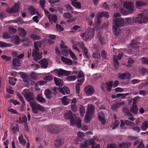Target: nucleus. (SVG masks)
<instances>
[{
	"label": "nucleus",
	"instance_id": "393cba45",
	"mask_svg": "<svg viewBox=\"0 0 148 148\" xmlns=\"http://www.w3.org/2000/svg\"><path fill=\"white\" fill-rule=\"evenodd\" d=\"M44 94L48 99L51 98L53 96L51 91L49 89H47L45 90L44 92Z\"/></svg>",
	"mask_w": 148,
	"mask_h": 148
},
{
	"label": "nucleus",
	"instance_id": "423d86ee",
	"mask_svg": "<svg viewBox=\"0 0 148 148\" xmlns=\"http://www.w3.org/2000/svg\"><path fill=\"white\" fill-rule=\"evenodd\" d=\"M94 35V31L93 29L87 30L84 33L80 34V36L83 40L87 41L88 40L92 38Z\"/></svg>",
	"mask_w": 148,
	"mask_h": 148
},
{
	"label": "nucleus",
	"instance_id": "0e129e2a",
	"mask_svg": "<svg viewBox=\"0 0 148 148\" xmlns=\"http://www.w3.org/2000/svg\"><path fill=\"white\" fill-rule=\"evenodd\" d=\"M8 110L12 114H17V112L16 110L8 107Z\"/></svg>",
	"mask_w": 148,
	"mask_h": 148
},
{
	"label": "nucleus",
	"instance_id": "de8ad7c7",
	"mask_svg": "<svg viewBox=\"0 0 148 148\" xmlns=\"http://www.w3.org/2000/svg\"><path fill=\"white\" fill-rule=\"evenodd\" d=\"M64 17L65 19H70L73 17V15L67 12L64 13L63 14Z\"/></svg>",
	"mask_w": 148,
	"mask_h": 148
},
{
	"label": "nucleus",
	"instance_id": "13d9d810",
	"mask_svg": "<svg viewBox=\"0 0 148 148\" xmlns=\"http://www.w3.org/2000/svg\"><path fill=\"white\" fill-rule=\"evenodd\" d=\"M76 79V76L75 75H72L66 77V79L68 81H73Z\"/></svg>",
	"mask_w": 148,
	"mask_h": 148
},
{
	"label": "nucleus",
	"instance_id": "c9c22d12",
	"mask_svg": "<svg viewBox=\"0 0 148 148\" xmlns=\"http://www.w3.org/2000/svg\"><path fill=\"white\" fill-rule=\"evenodd\" d=\"M27 119L26 116H23L22 117H20L18 122L19 123H26Z\"/></svg>",
	"mask_w": 148,
	"mask_h": 148
},
{
	"label": "nucleus",
	"instance_id": "774afa93",
	"mask_svg": "<svg viewBox=\"0 0 148 148\" xmlns=\"http://www.w3.org/2000/svg\"><path fill=\"white\" fill-rule=\"evenodd\" d=\"M30 75L32 78L34 79H36L37 78V74L34 72H32Z\"/></svg>",
	"mask_w": 148,
	"mask_h": 148
},
{
	"label": "nucleus",
	"instance_id": "72a5a7b5",
	"mask_svg": "<svg viewBox=\"0 0 148 148\" xmlns=\"http://www.w3.org/2000/svg\"><path fill=\"white\" fill-rule=\"evenodd\" d=\"M19 34L21 36L24 37L26 34V31L23 28H19L18 29Z\"/></svg>",
	"mask_w": 148,
	"mask_h": 148
},
{
	"label": "nucleus",
	"instance_id": "680f3d73",
	"mask_svg": "<svg viewBox=\"0 0 148 148\" xmlns=\"http://www.w3.org/2000/svg\"><path fill=\"white\" fill-rule=\"evenodd\" d=\"M92 57L94 59H99L101 58L100 54L98 53H94L92 55Z\"/></svg>",
	"mask_w": 148,
	"mask_h": 148
},
{
	"label": "nucleus",
	"instance_id": "5701e85b",
	"mask_svg": "<svg viewBox=\"0 0 148 148\" xmlns=\"http://www.w3.org/2000/svg\"><path fill=\"white\" fill-rule=\"evenodd\" d=\"M71 3V4L75 7L80 9L81 8V5L79 2H77V0H70Z\"/></svg>",
	"mask_w": 148,
	"mask_h": 148
},
{
	"label": "nucleus",
	"instance_id": "f3484780",
	"mask_svg": "<svg viewBox=\"0 0 148 148\" xmlns=\"http://www.w3.org/2000/svg\"><path fill=\"white\" fill-rule=\"evenodd\" d=\"M131 76L130 74L128 73H121L119 76V78L122 80H125L130 79L131 78Z\"/></svg>",
	"mask_w": 148,
	"mask_h": 148
},
{
	"label": "nucleus",
	"instance_id": "c756f323",
	"mask_svg": "<svg viewBox=\"0 0 148 148\" xmlns=\"http://www.w3.org/2000/svg\"><path fill=\"white\" fill-rule=\"evenodd\" d=\"M39 62L42 68L45 69L47 67L48 63L46 59H43L42 60Z\"/></svg>",
	"mask_w": 148,
	"mask_h": 148
},
{
	"label": "nucleus",
	"instance_id": "49530a36",
	"mask_svg": "<svg viewBox=\"0 0 148 148\" xmlns=\"http://www.w3.org/2000/svg\"><path fill=\"white\" fill-rule=\"evenodd\" d=\"M90 144L91 145L92 148H99V145L95 144L92 139H90Z\"/></svg>",
	"mask_w": 148,
	"mask_h": 148
},
{
	"label": "nucleus",
	"instance_id": "864d4df0",
	"mask_svg": "<svg viewBox=\"0 0 148 148\" xmlns=\"http://www.w3.org/2000/svg\"><path fill=\"white\" fill-rule=\"evenodd\" d=\"M12 46V45L10 44H7L5 42L0 41V47H10Z\"/></svg>",
	"mask_w": 148,
	"mask_h": 148
},
{
	"label": "nucleus",
	"instance_id": "58836bf2",
	"mask_svg": "<svg viewBox=\"0 0 148 148\" xmlns=\"http://www.w3.org/2000/svg\"><path fill=\"white\" fill-rule=\"evenodd\" d=\"M131 111L134 114H136L138 112V109L137 105H133L131 108Z\"/></svg>",
	"mask_w": 148,
	"mask_h": 148
},
{
	"label": "nucleus",
	"instance_id": "7c9ffc66",
	"mask_svg": "<svg viewBox=\"0 0 148 148\" xmlns=\"http://www.w3.org/2000/svg\"><path fill=\"white\" fill-rule=\"evenodd\" d=\"M77 138L75 140L76 142L80 141L82 139L83 137L84 136V134L83 132H78L77 134Z\"/></svg>",
	"mask_w": 148,
	"mask_h": 148
},
{
	"label": "nucleus",
	"instance_id": "5fc2aeb1",
	"mask_svg": "<svg viewBox=\"0 0 148 148\" xmlns=\"http://www.w3.org/2000/svg\"><path fill=\"white\" fill-rule=\"evenodd\" d=\"M80 28L79 26L77 25H75L73 26L71 29V32H75L76 31H79L80 30Z\"/></svg>",
	"mask_w": 148,
	"mask_h": 148
},
{
	"label": "nucleus",
	"instance_id": "a18cd8bd",
	"mask_svg": "<svg viewBox=\"0 0 148 148\" xmlns=\"http://www.w3.org/2000/svg\"><path fill=\"white\" fill-rule=\"evenodd\" d=\"M138 43L136 40H133L131 42L132 47L134 49H136L137 46H136Z\"/></svg>",
	"mask_w": 148,
	"mask_h": 148
},
{
	"label": "nucleus",
	"instance_id": "603ef678",
	"mask_svg": "<svg viewBox=\"0 0 148 148\" xmlns=\"http://www.w3.org/2000/svg\"><path fill=\"white\" fill-rule=\"evenodd\" d=\"M13 65L16 66H18L20 65V63L19 61L17 59L14 58L12 61Z\"/></svg>",
	"mask_w": 148,
	"mask_h": 148
},
{
	"label": "nucleus",
	"instance_id": "37998d69",
	"mask_svg": "<svg viewBox=\"0 0 148 148\" xmlns=\"http://www.w3.org/2000/svg\"><path fill=\"white\" fill-rule=\"evenodd\" d=\"M12 38V41L15 44H18L19 43V38L17 36H13Z\"/></svg>",
	"mask_w": 148,
	"mask_h": 148
},
{
	"label": "nucleus",
	"instance_id": "2f4dec72",
	"mask_svg": "<svg viewBox=\"0 0 148 148\" xmlns=\"http://www.w3.org/2000/svg\"><path fill=\"white\" fill-rule=\"evenodd\" d=\"M63 143V141L60 138L57 139L55 143V146L58 147L62 145Z\"/></svg>",
	"mask_w": 148,
	"mask_h": 148
},
{
	"label": "nucleus",
	"instance_id": "4468645a",
	"mask_svg": "<svg viewBox=\"0 0 148 148\" xmlns=\"http://www.w3.org/2000/svg\"><path fill=\"white\" fill-rule=\"evenodd\" d=\"M19 9V5L17 3H15L14 6L10 9H7V12L9 14L17 13Z\"/></svg>",
	"mask_w": 148,
	"mask_h": 148
},
{
	"label": "nucleus",
	"instance_id": "f8f14e48",
	"mask_svg": "<svg viewBox=\"0 0 148 148\" xmlns=\"http://www.w3.org/2000/svg\"><path fill=\"white\" fill-rule=\"evenodd\" d=\"M136 21L141 23H145L147 20V17L142 14H140L138 17L136 18Z\"/></svg>",
	"mask_w": 148,
	"mask_h": 148
},
{
	"label": "nucleus",
	"instance_id": "6ab92c4d",
	"mask_svg": "<svg viewBox=\"0 0 148 148\" xmlns=\"http://www.w3.org/2000/svg\"><path fill=\"white\" fill-rule=\"evenodd\" d=\"M78 44L79 47L82 49L86 56L88 58H89V55L88 52L84 46V43L82 42H78Z\"/></svg>",
	"mask_w": 148,
	"mask_h": 148
},
{
	"label": "nucleus",
	"instance_id": "052dcab7",
	"mask_svg": "<svg viewBox=\"0 0 148 148\" xmlns=\"http://www.w3.org/2000/svg\"><path fill=\"white\" fill-rule=\"evenodd\" d=\"M82 84V83H78L76 85V91L78 95V96H79L80 90L79 85Z\"/></svg>",
	"mask_w": 148,
	"mask_h": 148
},
{
	"label": "nucleus",
	"instance_id": "ddd939ff",
	"mask_svg": "<svg viewBox=\"0 0 148 148\" xmlns=\"http://www.w3.org/2000/svg\"><path fill=\"white\" fill-rule=\"evenodd\" d=\"M84 92L87 96H90L94 93V90L92 86L88 85L85 88Z\"/></svg>",
	"mask_w": 148,
	"mask_h": 148
},
{
	"label": "nucleus",
	"instance_id": "0eeeda50",
	"mask_svg": "<svg viewBox=\"0 0 148 148\" xmlns=\"http://www.w3.org/2000/svg\"><path fill=\"white\" fill-rule=\"evenodd\" d=\"M119 84V81L116 80L114 82L113 84L112 82L110 81L105 84H103L102 86L103 88H105L108 91L110 92L113 85L114 87H115L118 85Z\"/></svg>",
	"mask_w": 148,
	"mask_h": 148
},
{
	"label": "nucleus",
	"instance_id": "9b49d317",
	"mask_svg": "<svg viewBox=\"0 0 148 148\" xmlns=\"http://www.w3.org/2000/svg\"><path fill=\"white\" fill-rule=\"evenodd\" d=\"M123 55V53H121L119 54L118 56L114 55L113 57V63L114 67L116 69H117L119 67V63L117 61L118 60H121Z\"/></svg>",
	"mask_w": 148,
	"mask_h": 148
},
{
	"label": "nucleus",
	"instance_id": "a211bd4d",
	"mask_svg": "<svg viewBox=\"0 0 148 148\" xmlns=\"http://www.w3.org/2000/svg\"><path fill=\"white\" fill-rule=\"evenodd\" d=\"M124 6L129 11H132L134 9V5L132 3L126 1L124 3Z\"/></svg>",
	"mask_w": 148,
	"mask_h": 148
},
{
	"label": "nucleus",
	"instance_id": "b1692460",
	"mask_svg": "<svg viewBox=\"0 0 148 148\" xmlns=\"http://www.w3.org/2000/svg\"><path fill=\"white\" fill-rule=\"evenodd\" d=\"M78 80L79 82L82 83L84 80V76L83 73L81 71H79L77 75Z\"/></svg>",
	"mask_w": 148,
	"mask_h": 148
},
{
	"label": "nucleus",
	"instance_id": "473e14b6",
	"mask_svg": "<svg viewBox=\"0 0 148 148\" xmlns=\"http://www.w3.org/2000/svg\"><path fill=\"white\" fill-rule=\"evenodd\" d=\"M141 127L142 130H146L148 127V121H145L142 123Z\"/></svg>",
	"mask_w": 148,
	"mask_h": 148
},
{
	"label": "nucleus",
	"instance_id": "69168bd1",
	"mask_svg": "<svg viewBox=\"0 0 148 148\" xmlns=\"http://www.w3.org/2000/svg\"><path fill=\"white\" fill-rule=\"evenodd\" d=\"M56 28L57 30L58 31H62L64 30L63 28L59 25H56Z\"/></svg>",
	"mask_w": 148,
	"mask_h": 148
},
{
	"label": "nucleus",
	"instance_id": "79ce46f5",
	"mask_svg": "<svg viewBox=\"0 0 148 148\" xmlns=\"http://www.w3.org/2000/svg\"><path fill=\"white\" fill-rule=\"evenodd\" d=\"M131 94L130 92L125 93H118L117 94V97H121V99H124L125 97Z\"/></svg>",
	"mask_w": 148,
	"mask_h": 148
},
{
	"label": "nucleus",
	"instance_id": "8fccbe9b",
	"mask_svg": "<svg viewBox=\"0 0 148 148\" xmlns=\"http://www.w3.org/2000/svg\"><path fill=\"white\" fill-rule=\"evenodd\" d=\"M147 4L146 2H143L141 1H137L136 2V7L138 8L140 7L145 5Z\"/></svg>",
	"mask_w": 148,
	"mask_h": 148
},
{
	"label": "nucleus",
	"instance_id": "f257e3e1",
	"mask_svg": "<svg viewBox=\"0 0 148 148\" xmlns=\"http://www.w3.org/2000/svg\"><path fill=\"white\" fill-rule=\"evenodd\" d=\"M114 17L113 31L114 34L117 36L121 32L119 28L124 25V21L120 17V15L118 13H114Z\"/></svg>",
	"mask_w": 148,
	"mask_h": 148
},
{
	"label": "nucleus",
	"instance_id": "6e6552de",
	"mask_svg": "<svg viewBox=\"0 0 148 148\" xmlns=\"http://www.w3.org/2000/svg\"><path fill=\"white\" fill-rule=\"evenodd\" d=\"M54 71L57 76L59 77L68 76L71 74V71H66L62 69H55Z\"/></svg>",
	"mask_w": 148,
	"mask_h": 148
},
{
	"label": "nucleus",
	"instance_id": "cd10ccee",
	"mask_svg": "<svg viewBox=\"0 0 148 148\" xmlns=\"http://www.w3.org/2000/svg\"><path fill=\"white\" fill-rule=\"evenodd\" d=\"M95 15L94 13H92L89 15V16L86 18L87 21L88 22L89 25H91L92 24V19L93 18Z\"/></svg>",
	"mask_w": 148,
	"mask_h": 148
},
{
	"label": "nucleus",
	"instance_id": "7ed1b4c3",
	"mask_svg": "<svg viewBox=\"0 0 148 148\" xmlns=\"http://www.w3.org/2000/svg\"><path fill=\"white\" fill-rule=\"evenodd\" d=\"M94 110L95 108L93 105L90 104L88 105L86 112L84 117V121L85 123H89L90 120L94 117Z\"/></svg>",
	"mask_w": 148,
	"mask_h": 148
},
{
	"label": "nucleus",
	"instance_id": "6e6d98bb",
	"mask_svg": "<svg viewBox=\"0 0 148 148\" xmlns=\"http://www.w3.org/2000/svg\"><path fill=\"white\" fill-rule=\"evenodd\" d=\"M119 123V121L116 120L115 121L114 123L111 125V127L112 128V130H114L118 126Z\"/></svg>",
	"mask_w": 148,
	"mask_h": 148
},
{
	"label": "nucleus",
	"instance_id": "bb28decb",
	"mask_svg": "<svg viewBox=\"0 0 148 148\" xmlns=\"http://www.w3.org/2000/svg\"><path fill=\"white\" fill-rule=\"evenodd\" d=\"M90 145L89 140L82 143L80 146V148H89Z\"/></svg>",
	"mask_w": 148,
	"mask_h": 148
},
{
	"label": "nucleus",
	"instance_id": "3c124183",
	"mask_svg": "<svg viewBox=\"0 0 148 148\" xmlns=\"http://www.w3.org/2000/svg\"><path fill=\"white\" fill-rule=\"evenodd\" d=\"M16 79L12 77H9V82L10 84L12 85H14L16 83Z\"/></svg>",
	"mask_w": 148,
	"mask_h": 148
},
{
	"label": "nucleus",
	"instance_id": "c85d7f7f",
	"mask_svg": "<svg viewBox=\"0 0 148 148\" xmlns=\"http://www.w3.org/2000/svg\"><path fill=\"white\" fill-rule=\"evenodd\" d=\"M61 101L64 105L66 106L70 103V99L66 96H64L62 99Z\"/></svg>",
	"mask_w": 148,
	"mask_h": 148
},
{
	"label": "nucleus",
	"instance_id": "9d476101",
	"mask_svg": "<svg viewBox=\"0 0 148 148\" xmlns=\"http://www.w3.org/2000/svg\"><path fill=\"white\" fill-rule=\"evenodd\" d=\"M44 11L46 15L47 16L49 21L51 23H56L58 19V17L56 14L51 15L49 12L46 10H44Z\"/></svg>",
	"mask_w": 148,
	"mask_h": 148
},
{
	"label": "nucleus",
	"instance_id": "1a4fd4ad",
	"mask_svg": "<svg viewBox=\"0 0 148 148\" xmlns=\"http://www.w3.org/2000/svg\"><path fill=\"white\" fill-rule=\"evenodd\" d=\"M22 94L28 101H30L34 99V96L32 93L30 92L28 90H24L22 92Z\"/></svg>",
	"mask_w": 148,
	"mask_h": 148
},
{
	"label": "nucleus",
	"instance_id": "a878e982",
	"mask_svg": "<svg viewBox=\"0 0 148 148\" xmlns=\"http://www.w3.org/2000/svg\"><path fill=\"white\" fill-rule=\"evenodd\" d=\"M18 139L20 143L23 146H25L27 144V142L23 138V136L22 134H21L18 138Z\"/></svg>",
	"mask_w": 148,
	"mask_h": 148
},
{
	"label": "nucleus",
	"instance_id": "412c9836",
	"mask_svg": "<svg viewBox=\"0 0 148 148\" xmlns=\"http://www.w3.org/2000/svg\"><path fill=\"white\" fill-rule=\"evenodd\" d=\"M21 77L25 83H29L31 82L29 77L26 73H22L21 75Z\"/></svg>",
	"mask_w": 148,
	"mask_h": 148
},
{
	"label": "nucleus",
	"instance_id": "aec40b11",
	"mask_svg": "<svg viewBox=\"0 0 148 148\" xmlns=\"http://www.w3.org/2000/svg\"><path fill=\"white\" fill-rule=\"evenodd\" d=\"M98 118L99 121L101 122L102 124L104 125L105 123V116L102 112H99L98 115Z\"/></svg>",
	"mask_w": 148,
	"mask_h": 148
},
{
	"label": "nucleus",
	"instance_id": "e433bc0d",
	"mask_svg": "<svg viewBox=\"0 0 148 148\" xmlns=\"http://www.w3.org/2000/svg\"><path fill=\"white\" fill-rule=\"evenodd\" d=\"M29 11L30 14L32 15L36 14L38 12V10L35 8L33 7H30L29 9Z\"/></svg>",
	"mask_w": 148,
	"mask_h": 148
},
{
	"label": "nucleus",
	"instance_id": "dca6fc26",
	"mask_svg": "<svg viewBox=\"0 0 148 148\" xmlns=\"http://www.w3.org/2000/svg\"><path fill=\"white\" fill-rule=\"evenodd\" d=\"M58 89L59 91L63 95H65V93L67 94L70 93L69 90L66 86H64L62 88H58Z\"/></svg>",
	"mask_w": 148,
	"mask_h": 148
},
{
	"label": "nucleus",
	"instance_id": "20e7f679",
	"mask_svg": "<svg viewBox=\"0 0 148 148\" xmlns=\"http://www.w3.org/2000/svg\"><path fill=\"white\" fill-rule=\"evenodd\" d=\"M41 45V42L40 41L35 42L34 46L35 49L33 51L32 56L33 59L35 61H37L42 58V53L39 52V49L38 47H40Z\"/></svg>",
	"mask_w": 148,
	"mask_h": 148
},
{
	"label": "nucleus",
	"instance_id": "09e8293b",
	"mask_svg": "<svg viewBox=\"0 0 148 148\" xmlns=\"http://www.w3.org/2000/svg\"><path fill=\"white\" fill-rule=\"evenodd\" d=\"M79 112L80 116L82 117H83L85 112V107L82 106H80L79 108Z\"/></svg>",
	"mask_w": 148,
	"mask_h": 148
},
{
	"label": "nucleus",
	"instance_id": "2eb2a0df",
	"mask_svg": "<svg viewBox=\"0 0 148 148\" xmlns=\"http://www.w3.org/2000/svg\"><path fill=\"white\" fill-rule=\"evenodd\" d=\"M30 105L32 108L33 112L35 114H37L38 110V104L35 101H32L30 102Z\"/></svg>",
	"mask_w": 148,
	"mask_h": 148
},
{
	"label": "nucleus",
	"instance_id": "4be33fe9",
	"mask_svg": "<svg viewBox=\"0 0 148 148\" xmlns=\"http://www.w3.org/2000/svg\"><path fill=\"white\" fill-rule=\"evenodd\" d=\"M53 80L57 86H62L63 85V82L60 79L55 77H54Z\"/></svg>",
	"mask_w": 148,
	"mask_h": 148
},
{
	"label": "nucleus",
	"instance_id": "f03ea898",
	"mask_svg": "<svg viewBox=\"0 0 148 148\" xmlns=\"http://www.w3.org/2000/svg\"><path fill=\"white\" fill-rule=\"evenodd\" d=\"M64 117L66 119H70L71 124L72 125H77V126L79 128L81 125V121L79 117H77L76 115L73 116L72 112L69 110L66 112L64 114Z\"/></svg>",
	"mask_w": 148,
	"mask_h": 148
},
{
	"label": "nucleus",
	"instance_id": "39448f33",
	"mask_svg": "<svg viewBox=\"0 0 148 148\" xmlns=\"http://www.w3.org/2000/svg\"><path fill=\"white\" fill-rule=\"evenodd\" d=\"M60 47L62 49V53L63 55L66 56L69 53L72 59L74 60H77V58L74 53L71 49H69L66 46L64 45V43L63 42H61Z\"/></svg>",
	"mask_w": 148,
	"mask_h": 148
},
{
	"label": "nucleus",
	"instance_id": "e2e57ef3",
	"mask_svg": "<svg viewBox=\"0 0 148 148\" xmlns=\"http://www.w3.org/2000/svg\"><path fill=\"white\" fill-rule=\"evenodd\" d=\"M17 96L18 98L19 99V100L21 101L22 103L24 105H25V102L23 100V98L21 95L18 93H17Z\"/></svg>",
	"mask_w": 148,
	"mask_h": 148
},
{
	"label": "nucleus",
	"instance_id": "bf43d9fd",
	"mask_svg": "<svg viewBox=\"0 0 148 148\" xmlns=\"http://www.w3.org/2000/svg\"><path fill=\"white\" fill-rule=\"evenodd\" d=\"M31 39L34 40H38L40 39V37L37 35L35 34H32L30 36Z\"/></svg>",
	"mask_w": 148,
	"mask_h": 148
},
{
	"label": "nucleus",
	"instance_id": "f704fd0d",
	"mask_svg": "<svg viewBox=\"0 0 148 148\" xmlns=\"http://www.w3.org/2000/svg\"><path fill=\"white\" fill-rule=\"evenodd\" d=\"M48 42L50 44H53L54 40L56 38V36L55 35H50L49 36Z\"/></svg>",
	"mask_w": 148,
	"mask_h": 148
},
{
	"label": "nucleus",
	"instance_id": "c03bdc74",
	"mask_svg": "<svg viewBox=\"0 0 148 148\" xmlns=\"http://www.w3.org/2000/svg\"><path fill=\"white\" fill-rule=\"evenodd\" d=\"M37 99L39 102L41 103H42L46 101L45 99L42 97L41 94L38 95Z\"/></svg>",
	"mask_w": 148,
	"mask_h": 148
},
{
	"label": "nucleus",
	"instance_id": "a19ab883",
	"mask_svg": "<svg viewBox=\"0 0 148 148\" xmlns=\"http://www.w3.org/2000/svg\"><path fill=\"white\" fill-rule=\"evenodd\" d=\"M97 15L100 17H101L103 16L105 17L106 18L109 17V15L108 13L106 12H99L98 13Z\"/></svg>",
	"mask_w": 148,
	"mask_h": 148
},
{
	"label": "nucleus",
	"instance_id": "338daca9",
	"mask_svg": "<svg viewBox=\"0 0 148 148\" xmlns=\"http://www.w3.org/2000/svg\"><path fill=\"white\" fill-rule=\"evenodd\" d=\"M142 62L143 63L148 64V59L145 58H143L141 59Z\"/></svg>",
	"mask_w": 148,
	"mask_h": 148
},
{
	"label": "nucleus",
	"instance_id": "ea45409f",
	"mask_svg": "<svg viewBox=\"0 0 148 148\" xmlns=\"http://www.w3.org/2000/svg\"><path fill=\"white\" fill-rule=\"evenodd\" d=\"M122 110L125 115H127L128 116H132V114L129 112V110L127 108H124Z\"/></svg>",
	"mask_w": 148,
	"mask_h": 148
},
{
	"label": "nucleus",
	"instance_id": "4c0bfd02",
	"mask_svg": "<svg viewBox=\"0 0 148 148\" xmlns=\"http://www.w3.org/2000/svg\"><path fill=\"white\" fill-rule=\"evenodd\" d=\"M130 143H122L119 144L120 147H122L123 148H127L130 145Z\"/></svg>",
	"mask_w": 148,
	"mask_h": 148
},
{
	"label": "nucleus",
	"instance_id": "4d7b16f0",
	"mask_svg": "<svg viewBox=\"0 0 148 148\" xmlns=\"http://www.w3.org/2000/svg\"><path fill=\"white\" fill-rule=\"evenodd\" d=\"M43 79L46 82V83H47L48 81H50L53 79V77L50 75H49L47 76H45L43 78Z\"/></svg>",
	"mask_w": 148,
	"mask_h": 148
}]
</instances>
